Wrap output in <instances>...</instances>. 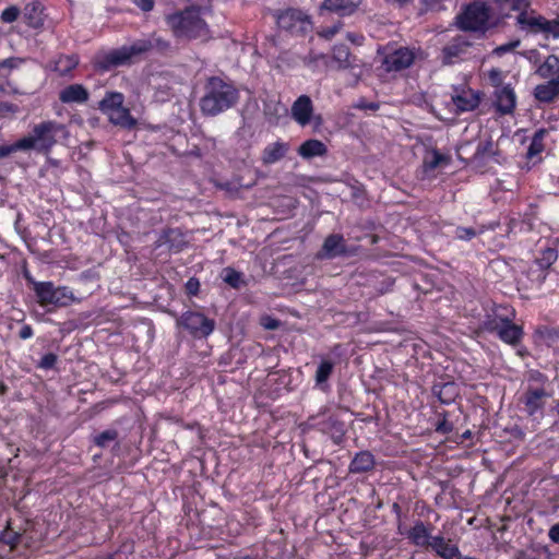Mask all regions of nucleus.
I'll return each instance as SVG.
<instances>
[{
  "label": "nucleus",
  "instance_id": "nucleus-1",
  "mask_svg": "<svg viewBox=\"0 0 559 559\" xmlns=\"http://www.w3.org/2000/svg\"><path fill=\"white\" fill-rule=\"evenodd\" d=\"M204 90L205 93L200 99V107L206 116H216L234 107L239 99L237 88L217 76L210 78Z\"/></svg>",
  "mask_w": 559,
  "mask_h": 559
},
{
  "label": "nucleus",
  "instance_id": "nucleus-60",
  "mask_svg": "<svg viewBox=\"0 0 559 559\" xmlns=\"http://www.w3.org/2000/svg\"><path fill=\"white\" fill-rule=\"evenodd\" d=\"M278 326V323L277 321L273 320L272 322H270L269 324H266V328L267 329H271V330H274Z\"/></svg>",
  "mask_w": 559,
  "mask_h": 559
},
{
  "label": "nucleus",
  "instance_id": "nucleus-57",
  "mask_svg": "<svg viewBox=\"0 0 559 559\" xmlns=\"http://www.w3.org/2000/svg\"><path fill=\"white\" fill-rule=\"evenodd\" d=\"M32 334H33V330L29 325H23L19 332V336L22 340H26V338L31 337Z\"/></svg>",
  "mask_w": 559,
  "mask_h": 559
},
{
  "label": "nucleus",
  "instance_id": "nucleus-41",
  "mask_svg": "<svg viewBox=\"0 0 559 559\" xmlns=\"http://www.w3.org/2000/svg\"><path fill=\"white\" fill-rule=\"evenodd\" d=\"M224 282H226L228 285H230L234 288H238L240 286V277L241 274L230 267L224 269Z\"/></svg>",
  "mask_w": 559,
  "mask_h": 559
},
{
  "label": "nucleus",
  "instance_id": "nucleus-47",
  "mask_svg": "<svg viewBox=\"0 0 559 559\" xmlns=\"http://www.w3.org/2000/svg\"><path fill=\"white\" fill-rule=\"evenodd\" d=\"M488 79L495 87H502V74L499 69H491L488 73Z\"/></svg>",
  "mask_w": 559,
  "mask_h": 559
},
{
  "label": "nucleus",
  "instance_id": "nucleus-43",
  "mask_svg": "<svg viewBox=\"0 0 559 559\" xmlns=\"http://www.w3.org/2000/svg\"><path fill=\"white\" fill-rule=\"evenodd\" d=\"M506 319H502V318H491V317H488L483 323H481V328L486 331H489V332H499V329L501 328L502 325V321H504Z\"/></svg>",
  "mask_w": 559,
  "mask_h": 559
},
{
  "label": "nucleus",
  "instance_id": "nucleus-31",
  "mask_svg": "<svg viewBox=\"0 0 559 559\" xmlns=\"http://www.w3.org/2000/svg\"><path fill=\"white\" fill-rule=\"evenodd\" d=\"M536 74L543 79L559 76V58L555 55L548 56L536 70Z\"/></svg>",
  "mask_w": 559,
  "mask_h": 559
},
{
  "label": "nucleus",
  "instance_id": "nucleus-36",
  "mask_svg": "<svg viewBox=\"0 0 559 559\" xmlns=\"http://www.w3.org/2000/svg\"><path fill=\"white\" fill-rule=\"evenodd\" d=\"M547 131L545 129L537 130L532 139V142L527 148L526 156L527 158H533L534 156L538 155L544 150V138L546 135Z\"/></svg>",
  "mask_w": 559,
  "mask_h": 559
},
{
  "label": "nucleus",
  "instance_id": "nucleus-12",
  "mask_svg": "<svg viewBox=\"0 0 559 559\" xmlns=\"http://www.w3.org/2000/svg\"><path fill=\"white\" fill-rule=\"evenodd\" d=\"M135 41L138 46L134 50L140 51L141 55H145L152 50L166 55L171 50L170 43L155 33L147 38H141Z\"/></svg>",
  "mask_w": 559,
  "mask_h": 559
},
{
  "label": "nucleus",
  "instance_id": "nucleus-55",
  "mask_svg": "<svg viewBox=\"0 0 559 559\" xmlns=\"http://www.w3.org/2000/svg\"><path fill=\"white\" fill-rule=\"evenodd\" d=\"M132 1L145 12L151 11L154 7L153 0H132Z\"/></svg>",
  "mask_w": 559,
  "mask_h": 559
},
{
  "label": "nucleus",
  "instance_id": "nucleus-17",
  "mask_svg": "<svg viewBox=\"0 0 559 559\" xmlns=\"http://www.w3.org/2000/svg\"><path fill=\"white\" fill-rule=\"evenodd\" d=\"M471 44L462 37L454 38L450 44L442 49V63L452 64L454 58L460 57L466 51Z\"/></svg>",
  "mask_w": 559,
  "mask_h": 559
},
{
  "label": "nucleus",
  "instance_id": "nucleus-30",
  "mask_svg": "<svg viewBox=\"0 0 559 559\" xmlns=\"http://www.w3.org/2000/svg\"><path fill=\"white\" fill-rule=\"evenodd\" d=\"M123 100V94L118 92H107L105 97L99 102V109L107 115L115 109L122 108Z\"/></svg>",
  "mask_w": 559,
  "mask_h": 559
},
{
  "label": "nucleus",
  "instance_id": "nucleus-24",
  "mask_svg": "<svg viewBox=\"0 0 559 559\" xmlns=\"http://www.w3.org/2000/svg\"><path fill=\"white\" fill-rule=\"evenodd\" d=\"M498 335L503 342L515 345L520 342L523 331L521 326L513 324L510 319H506L502 321Z\"/></svg>",
  "mask_w": 559,
  "mask_h": 559
},
{
  "label": "nucleus",
  "instance_id": "nucleus-14",
  "mask_svg": "<svg viewBox=\"0 0 559 559\" xmlns=\"http://www.w3.org/2000/svg\"><path fill=\"white\" fill-rule=\"evenodd\" d=\"M168 246L170 251L180 252L187 246L182 231L178 228H168L159 236L156 247Z\"/></svg>",
  "mask_w": 559,
  "mask_h": 559
},
{
  "label": "nucleus",
  "instance_id": "nucleus-48",
  "mask_svg": "<svg viewBox=\"0 0 559 559\" xmlns=\"http://www.w3.org/2000/svg\"><path fill=\"white\" fill-rule=\"evenodd\" d=\"M476 231L471 227H459L456 229V237L462 240H469L475 237Z\"/></svg>",
  "mask_w": 559,
  "mask_h": 559
},
{
  "label": "nucleus",
  "instance_id": "nucleus-29",
  "mask_svg": "<svg viewBox=\"0 0 559 559\" xmlns=\"http://www.w3.org/2000/svg\"><path fill=\"white\" fill-rule=\"evenodd\" d=\"M359 1L360 0H325L322 8L341 15H346L350 14L356 9Z\"/></svg>",
  "mask_w": 559,
  "mask_h": 559
},
{
  "label": "nucleus",
  "instance_id": "nucleus-13",
  "mask_svg": "<svg viewBox=\"0 0 559 559\" xmlns=\"http://www.w3.org/2000/svg\"><path fill=\"white\" fill-rule=\"evenodd\" d=\"M547 397L549 394L544 389L528 388L522 397L526 413L530 416L535 415L544 407Z\"/></svg>",
  "mask_w": 559,
  "mask_h": 559
},
{
  "label": "nucleus",
  "instance_id": "nucleus-40",
  "mask_svg": "<svg viewBox=\"0 0 559 559\" xmlns=\"http://www.w3.org/2000/svg\"><path fill=\"white\" fill-rule=\"evenodd\" d=\"M453 102L460 110L466 111L477 107L479 99L475 96L467 98L462 95H456L455 97H453Z\"/></svg>",
  "mask_w": 559,
  "mask_h": 559
},
{
  "label": "nucleus",
  "instance_id": "nucleus-53",
  "mask_svg": "<svg viewBox=\"0 0 559 559\" xmlns=\"http://www.w3.org/2000/svg\"><path fill=\"white\" fill-rule=\"evenodd\" d=\"M20 538H21V534L13 532V531L4 532L3 537H2L4 543L10 544L12 546H14L19 542Z\"/></svg>",
  "mask_w": 559,
  "mask_h": 559
},
{
  "label": "nucleus",
  "instance_id": "nucleus-52",
  "mask_svg": "<svg viewBox=\"0 0 559 559\" xmlns=\"http://www.w3.org/2000/svg\"><path fill=\"white\" fill-rule=\"evenodd\" d=\"M199 288L200 283L194 277H191L186 284V289L189 295L195 296L199 293Z\"/></svg>",
  "mask_w": 559,
  "mask_h": 559
},
{
  "label": "nucleus",
  "instance_id": "nucleus-15",
  "mask_svg": "<svg viewBox=\"0 0 559 559\" xmlns=\"http://www.w3.org/2000/svg\"><path fill=\"white\" fill-rule=\"evenodd\" d=\"M534 96L540 103H552L559 96V76L538 84L534 88Z\"/></svg>",
  "mask_w": 559,
  "mask_h": 559
},
{
  "label": "nucleus",
  "instance_id": "nucleus-59",
  "mask_svg": "<svg viewBox=\"0 0 559 559\" xmlns=\"http://www.w3.org/2000/svg\"><path fill=\"white\" fill-rule=\"evenodd\" d=\"M386 2L397 4L399 7H404L405 4L409 3L412 0H385Z\"/></svg>",
  "mask_w": 559,
  "mask_h": 559
},
{
  "label": "nucleus",
  "instance_id": "nucleus-32",
  "mask_svg": "<svg viewBox=\"0 0 559 559\" xmlns=\"http://www.w3.org/2000/svg\"><path fill=\"white\" fill-rule=\"evenodd\" d=\"M79 64L76 55L60 56L53 62V70L59 72L61 76L68 75Z\"/></svg>",
  "mask_w": 559,
  "mask_h": 559
},
{
  "label": "nucleus",
  "instance_id": "nucleus-3",
  "mask_svg": "<svg viewBox=\"0 0 559 559\" xmlns=\"http://www.w3.org/2000/svg\"><path fill=\"white\" fill-rule=\"evenodd\" d=\"M68 136L69 131L64 124L47 120L35 124L32 131L22 138V142L25 143V151L34 150L37 153L48 154L59 140H66Z\"/></svg>",
  "mask_w": 559,
  "mask_h": 559
},
{
  "label": "nucleus",
  "instance_id": "nucleus-19",
  "mask_svg": "<svg viewBox=\"0 0 559 559\" xmlns=\"http://www.w3.org/2000/svg\"><path fill=\"white\" fill-rule=\"evenodd\" d=\"M28 26L39 28L44 25V7L38 0L28 2L23 12Z\"/></svg>",
  "mask_w": 559,
  "mask_h": 559
},
{
  "label": "nucleus",
  "instance_id": "nucleus-27",
  "mask_svg": "<svg viewBox=\"0 0 559 559\" xmlns=\"http://www.w3.org/2000/svg\"><path fill=\"white\" fill-rule=\"evenodd\" d=\"M432 392L444 404L453 402L459 395L457 385L454 382L437 383L433 385Z\"/></svg>",
  "mask_w": 559,
  "mask_h": 559
},
{
  "label": "nucleus",
  "instance_id": "nucleus-16",
  "mask_svg": "<svg viewBox=\"0 0 559 559\" xmlns=\"http://www.w3.org/2000/svg\"><path fill=\"white\" fill-rule=\"evenodd\" d=\"M497 110L502 114H511L515 107V94L510 85L498 88L495 93Z\"/></svg>",
  "mask_w": 559,
  "mask_h": 559
},
{
  "label": "nucleus",
  "instance_id": "nucleus-46",
  "mask_svg": "<svg viewBox=\"0 0 559 559\" xmlns=\"http://www.w3.org/2000/svg\"><path fill=\"white\" fill-rule=\"evenodd\" d=\"M493 154L492 152V142L490 140L479 142L476 148L475 157L483 158L486 155Z\"/></svg>",
  "mask_w": 559,
  "mask_h": 559
},
{
  "label": "nucleus",
  "instance_id": "nucleus-4",
  "mask_svg": "<svg viewBox=\"0 0 559 559\" xmlns=\"http://www.w3.org/2000/svg\"><path fill=\"white\" fill-rule=\"evenodd\" d=\"M491 16L492 8L488 3L473 2L456 17L457 26L463 31H481L484 33L488 28Z\"/></svg>",
  "mask_w": 559,
  "mask_h": 559
},
{
  "label": "nucleus",
  "instance_id": "nucleus-42",
  "mask_svg": "<svg viewBox=\"0 0 559 559\" xmlns=\"http://www.w3.org/2000/svg\"><path fill=\"white\" fill-rule=\"evenodd\" d=\"M24 145L25 143L22 142V139L10 145H0V159L5 158L17 151H25Z\"/></svg>",
  "mask_w": 559,
  "mask_h": 559
},
{
  "label": "nucleus",
  "instance_id": "nucleus-8",
  "mask_svg": "<svg viewBox=\"0 0 559 559\" xmlns=\"http://www.w3.org/2000/svg\"><path fill=\"white\" fill-rule=\"evenodd\" d=\"M276 22L280 28L296 35L306 34L311 28L309 17L296 9L282 12L277 15Z\"/></svg>",
  "mask_w": 559,
  "mask_h": 559
},
{
  "label": "nucleus",
  "instance_id": "nucleus-37",
  "mask_svg": "<svg viewBox=\"0 0 559 559\" xmlns=\"http://www.w3.org/2000/svg\"><path fill=\"white\" fill-rule=\"evenodd\" d=\"M118 431L116 429H107L93 438L95 445L99 448H107L109 443L116 442L118 439Z\"/></svg>",
  "mask_w": 559,
  "mask_h": 559
},
{
  "label": "nucleus",
  "instance_id": "nucleus-22",
  "mask_svg": "<svg viewBox=\"0 0 559 559\" xmlns=\"http://www.w3.org/2000/svg\"><path fill=\"white\" fill-rule=\"evenodd\" d=\"M518 24L523 29H527L532 33H544L546 19L540 15H532L527 12H521L516 17Z\"/></svg>",
  "mask_w": 559,
  "mask_h": 559
},
{
  "label": "nucleus",
  "instance_id": "nucleus-62",
  "mask_svg": "<svg viewBox=\"0 0 559 559\" xmlns=\"http://www.w3.org/2000/svg\"><path fill=\"white\" fill-rule=\"evenodd\" d=\"M552 412L559 417V402L554 406Z\"/></svg>",
  "mask_w": 559,
  "mask_h": 559
},
{
  "label": "nucleus",
  "instance_id": "nucleus-34",
  "mask_svg": "<svg viewBox=\"0 0 559 559\" xmlns=\"http://www.w3.org/2000/svg\"><path fill=\"white\" fill-rule=\"evenodd\" d=\"M324 430L330 433L331 438L336 444H340L343 440V437L345 435V426L344 423L330 418L324 424Z\"/></svg>",
  "mask_w": 559,
  "mask_h": 559
},
{
  "label": "nucleus",
  "instance_id": "nucleus-9",
  "mask_svg": "<svg viewBox=\"0 0 559 559\" xmlns=\"http://www.w3.org/2000/svg\"><path fill=\"white\" fill-rule=\"evenodd\" d=\"M415 53L408 48H399L388 53L383 59L386 71H401L413 64Z\"/></svg>",
  "mask_w": 559,
  "mask_h": 559
},
{
  "label": "nucleus",
  "instance_id": "nucleus-35",
  "mask_svg": "<svg viewBox=\"0 0 559 559\" xmlns=\"http://www.w3.org/2000/svg\"><path fill=\"white\" fill-rule=\"evenodd\" d=\"M333 59L336 62H338L340 68H342V69L354 67L353 62L350 61L349 48L344 44L334 46Z\"/></svg>",
  "mask_w": 559,
  "mask_h": 559
},
{
  "label": "nucleus",
  "instance_id": "nucleus-28",
  "mask_svg": "<svg viewBox=\"0 0 559 559\" xmlns=\"http://www.w3.org/2000/svg\"><path fill=\"white\" fill-rule=\"evenodd\" d=\"M374 465V457L368 451L359 452L355 455L349 465L352 473H365L370 471Z\"/></svg>",
  "mask_w": 559,
  "mask_h": 559
},
{
  "label": "nucleus",
  "instance_id": "nucleus-64",
  "mask_svg": "<svg viewBox=\"0 0 559 559\" xmlns=\"http://www.w3.org/2000/svg\"><path fill=\"white\" fill-rule=\"evenodd\" d=\"M314 120H316V124H317V126H320V124L322 123V118H321V116H317V117L314 118Z\"/></svg>",
  "mask_w": 559,
  "mask_h": 559
},
{
  "label": "nucleus",
  "instance_id": "nucleus-51",
  "mask_svg": "<svg viewBox=\"0 0 559 559\" xmlns=\"http://www.w3.org/2000/svg\"><path fill=\"white\" fill-rule=\"evenodd\" d=\"M506 4L512 10H521L523 12L528 7V0H506Z\"/></svg>",
  "mask_w": 559,
  "mask_h": 559
},
{
  "label": "nucleus",
  "instance_id": "nucleus-7",
  "mask_svg": "<svg viewBox=\"0 0 559 559\" xmlns=\"http://www.w3.org/2000/svg\"><path fill=\"white\" fill-rule=\"evenodd\" d=\"M177 325L195 338H205L214 331L215 321L201 312L186 311L177 318Z\"/></svg>",
  "mask_w": 559,
  "mask_h": 559
},
{
  "label": "nucleus",
  "instance_id": "nucleus-44",
  "mask_svg": "<svg viewBox=\"0 0 559 559\" xmlns=\"http://www.w3.org/2000/svg\"><path fill=\"white\" fill-rule=\"evenodd\" d=\"M20 15V9L15 5H11L3 10L1 13V21L4 23H12L16 21Z\"/></svg>",
  "mask_w": 559,
  "mask_h": 559
},
{
  "label": "nucleus",
  "instance_id": "nucleus-6",
  "mask_svg": "<svg viewBox=\"0 0 559 559\" xmlns=\"http://www.w3.org/2000/svg\"><path fill=\"white\" fill-rule=\"evenodd\" d=\"M136 46V41H133L130 46H122L121 48L99 53L95 58V67L102 71H109L114 68L129 64L132 58L141 56L140 51L134 50Z\"/></svg>",
  "mask_w": 559,
  "mask_h": 559
},
{
  "label": "nucleus",
  "instance_id": "nucleus-63",
  "mask_svg": "<svg viewBox=\"0 0 559 559\" xmlns=\"http://www.w3.org/2000/svg\"><path fill=\"white\" fill-rule=\"evenodd\" d=\"M335 33H336V29H330V31H328V32H326L325 36H326V37H331V36H333Z\"/></svg>",
  "mask_w": 559,
  "mask_h": 559
},
{
  "label": "nucleus",
  "instance_id": "nucleus-23",
  "mask_svg": "<svg viewBox=\"0 0 559 559\" xmlns=\"http://www.w3.org/2000/svg\"><path fill=\"white\" fill-rule=\"evenodd\" d=\"M428 547H431L443 559H453L461 556L459 548L450 545L442 536L431 537Z\"/></svg>",
  "mask_w": 559,
  "mask_h": 559
},
{
  "label": "nucleus",
  "instance_id": "nucleus-39",
  "mask_svg": "<svg viewBox=\"0 0 559 559\" xmlns=\"http://www.w3.org/2000/svg\"><path fill=\"white\" fill-rule=\"evenodd\" d=\"M333 368H334V365L332 361L330 360H323L317 371H316V381H317V384H322L324 383L331 376L332 371H333Z\"/></svg>",
  "mask_w": 559,
  "mask_h": 559
},
{
  "label": "nucleus",
  "instance_id": "nucleus-21",
  "mask_svg": "<svg viewBox=\"0 0 559 559\" xmlns=\"http://www.w3.org/2000/svg\"><path fill=\"white\" fill-rule=\"evenodd\" d=\"M297 153L305 159H311L317 156L326 155L328 147L320 140L309 139L298 147Z\"/></svg>",
  "mask_w": 559,
  "mask_h": 559
},
{
  "label": "nucleus",
  "instance_id": "nucleus-50",
  "mask_svg": "<svg viewBox=\"0 0 559 559\" xmlns=\"http://www.w3.org/2000/svg\"><path fill=\"white\" fill-rule=\"evenodd\" d=\"M56 362H57V356L52 353H48L43 356V358L39 362V367L44 368V369H50L55 366Z\"/></svg>",
  "mask_w": 559,
  "mask_h": 559
},
{
  "label": "nucleus",
  "instance_id": "nucleus-25",
  "mask_svg": "<svg viewBox=\"0 0 559 559\" xmlns=\"http://www.w3.org/2000/svg\"><path fill=\"white\" fill-rule=\"evenodd\" d=\"M109 121L123 129L131 130L136 126V120L130 115V110L126 107L115 109L107 114Z\"/></svg>",
  "mask_w": 559,
  "mask_h": 559
},
{
  "label": "nucleus",
  "instance_id": "nucleus-11",
  "mask_svg": "<svg viewBox=\"0 0 559 559\" xmlns=\"http://www.w3.org/2000/svg\"><path fill=\"white\" fill-rule=\"evenodd\" d=\"M292 117L300 126H307L312 118L313 104L309 96H299L292 105Z\"/></svg>",
  "mask_w": 559,
  "mask_h": 559
},
{
  "label": "nucleus",
  "instance_id": "nucleus-5",
  "mask_svg": "<svg viewBox=\"0 0 559 559\" xmlns=\"http://www.w3.org/2000/svg\"><path fill=\"white\" fill-rule=\"evenodd\" d=\"M33 285L41 306L67 307L76 300L73 293L66 286L55 287L51 282H33Z\"/></svg>",
  "mask_w": 559,
  "mask_h": 559
},
{
  "label": "nucleus",
  "instance_id": "nucleus-58",
  "mask_svg": "<svg viewBox=\"0 0 559 559\" xmlns=\"http://www.w3.org/2000/svg\"><path fill=\"white\" fill-rule=\"evenodd\" d=\"M0 111L16 112L17 106L11 103L2 102L0 103Z\"/></svg>",
  "mask_w": 559,
  "mask_h": 559
},
{
  "label": "nucleus",
  "instance_id": "nucleus-56",
  "mask_svg": "<svg viewBox=\"0 0 559 559\" xmlns=\"http://www.w3.org/2000/svg\"><path fill=\"white\" fill-rule=\"evenodd\" d=\"M548 535L554 543L559 544V523L550 527Z\"/></svg>",
  "mask_w": 559,
  "mask_h": 559
},
{
  "label": "nucleus",
  "instance_id": "nucleus-54",
  "mask_svg": "<svg viewBox=\"0 0 559 559\" xmlns=\"http://www.w3.org/2000/svg\"><path fill=\"white\" fill-rule=\"evenodd\" d=\"M546 338L549 341H559V328H545V331L543 332Z\"/></svg>",
  "mask_w": 559,
  "mask_h": 559
},
{
  "label": "nucleus",
  "instance_id": "nucleus-10",
  "mask_svg": "<svg viewBox=\"0 0 559 559\" xmlns=\"http://www.w3.org/2000/svg\"><path fill=\"white\" fill-rule=\"evenodd\" d=\"M346 243L343 235L341 234H331L329 235L317 253L319 259H334L340 255L346 254Z\"/></svg>",
  "mask_w": 559,
  "mask_h": 559
},
{
  "label": "nucleus",
  "instance_id": "nucleus-61",
  "mask_svg": "<svg viewBox=\"0 0 559 559\" xmlns=\"http://www.w3.org/2000/svg\"><path fill=\"white\" fill-rule=\"evenodd\" d=\"M8 391V386L4 383H0V394L4 395Z\"/></svg>",
  "mask_w": 559,
  "mask_h": 559
},
{
  "label": "nucleus",
  "instance_id": "nucleus-20",
  "mask_svg": "<svg viewBox=\"0 0 559 559\" xmlns=\"http://www.w3.org/2000/svg\"><path fill=\"white\" fill-rule=\"evenodd\" d=\"M88 91L81 84H71L59 93V99L64 104L85 103L88 99Z\"/></svg>",
  "mask_w": 559,
  "mask_h": 559
},
{
  "label": "nucleus",
  "instance_id": "nucleus-18",
  "mask_svg": "<svg viewBox=\"0 0 559 559\" xmlns=\"http://www.w3.org/2000/svg\"><path fill=\"white\" fill-rule=\"evenodd\" d=\"M289 151V143L286 142H274L269 144L262 153V162L264 165L274 164L283 159Z\"/></svg>",
  "mask_w": 559,
  "mask_h": 559
},
{
  "label": "nucleus",
  "instance_id": "nucleus-26",
  "mask_svg": "<svg viewBox=\"0 0 559 559\" xmlns=\"http://www.w3.org/2000/svg\"><path fill=\"white\" fill-rule=\"evenodd\" d=\"M558 258V253L556 249L546 248L542 251V255L536 258L535 263L538 266L539 275L537 277L538 284H542L546 280L545 270L550 267Z\"/></svg>",
  "mask_w": 559,
  "mask_h": 559
},
{
  "label": "nucleus",
  "instance_id": "nucleus-45",
  "mask_svg": "<svg viewBox=\"0 0 559 559\" xmlns=\"http://www.w3.org/2000/svg\"><path fill=\"white\" fill-rule=\"evenodd\" d=\"M520 44H521V41L519 39L510 41L508 44H504V45L496 47L492 50V53L496 55V56L501 57L504 53L513 51L518 46H520Z\"/></svg>",
  "mask_w": 559,
  "mask_h": 559
},
{
  "label": "nucleus",
  "instance_id": "nucleus-33",
  "mask_svg": "<svg viewBox=\"0 0 559 559\" xmlns=\"http://www.w3.org/2000/svg\"><path fill=\"white\" fill-rule=\"evenodd\" d=\"M431 537L423 522H417L409 532V538L418 546L428 547Z\"/></svg>",
  "mask_w": 559,
  "mask_h": 559
},
{
  "label": "nucleus",
  "instance_id": "nucleus-49",
  "mask_svg": "<svg viewBox=\"0 0 559 559\" xmlns=\"http://www.w3.org/2000/svg\"><path fill=\"white\" fill-rule=\"evenodd\" d=\"M544 33L551 34L554 37H559V21L558 20H552V21L546 20Z\"/></svg>",
  "mask_w": 559,
  "mask_h": 559
},
{
  "label": "nucleus",
  "instance_id": "nucleus-38",
  "mask_svg": "<svg viewBox=\"0 0 559 559\" xmlns=\"http://www.w3.org/2000/svg\"><path fill=\"white\" fill-rule=\"evenodd\" d=\"M449 162H450V157L441 154L437 150H433L431 152V158L429 159L428 157H426L424 159V165H425L426 169L432 170L442 164H448Z\"/></svg>",
  "mask_w": 559,
  "mask_h": 559
},
{
  "label": "nucleus",
  "instance_id": "nucleus-2",
  "mask_svg": "<svg viewBox=\"0 0 559 559\" xmlns=\"http://www.w3.org/2000/svg\"><path fill=\"white\" fill-rule=\"evenodd\" d=\"M167 24L177 38L191 40L209 36L207 24L201 17V9L198 7H189L168 15Z\"/></svg>",
  "mask_w": 559,
  "mask_h": 559
}]
</instances>
